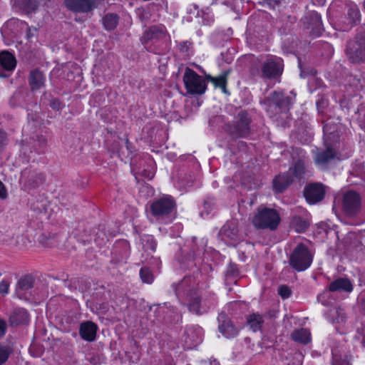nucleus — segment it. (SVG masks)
Here are the masks:
<instances>
[{"instance_id":"9","label":"nucleus","mask_w":365,"mask_h":365,"mask_svg":"<svg viewBox=\"0 0 365 365\" xmlns=\"http://www.w3.org/2000/svg\"><path fill=\"white\" fill-rule=\"evenodd\" d=\"M66 7L76 13L91 11L95 7L93 0H64Z\"/></svg>"},{"instance_id":"24","label":"nucleus","mask_w":365,"mask_h":365,"mask_svg":"<svg viewBox=\"0 0 365 365\" xmlns=\"http://www.w3.org/2000/svg\"><path fill=\"white\" fill-rule=\"evenodd\" d=\"M335 153L330 148H327L326 151L319 152L317 154L315 162L319 165H324L329 160L333 159Z\"/></svg>"},{"instance_id":"41","label":"nucleus","mask_w":365,"mask_h":365,"mask_svg":"<svg viewBox=\"0 0 365 365\" xmlns=\"http://www.w3.org/2000/svg\"><path fill=\"white\" fill-rule=\"evenodd\" d=\"M6 140V135L0 130V146Z\"/></svg>"},{"instance_id":"38","label":"nucleus","mask_w":365,"mask_h":365,"mask_svg":"<svg viewBox=\"0 0 365 365\" xmlns=\"http://www.w3.org/2000/svg\"><path fill=\"white\" fill-rule=\"evenodd\" d=\"M316 73L317 71L314 68H309L307 71L301 68V76H305L307 75H311L312 76H314Z\"/></svg>"},{"instance_id":"35","label":"nucleus","mask_w":365,"mask_h":365,"mask_svg":"<svg viewBox=\"0 0 365 365\" xmlns=\"http://www.w3.org/2000/svg\"><path fill=\"white\" fill-rule=\"evenodd\" d=\"M9 287V282L7 280H3L0 282V294H7Z\"/></svg>"},{"instance_id":"29","label":"nucleus","mask_w":365,"mask_h":365,"mask_svg":"<svg viewBox=\"0 0 365 365\" xmlns=\"http://www.w3.org/2000/svg\"><path fill=\"white\" fill-rule=\"evenodd\" d=\"M143 247L145 251H155L156 248V243L152 236H145L143 239Z\"/></svg>"},{"instance_id":"37","label":"nucleus","mask_w":365,"mask_h":365,"mask_svg":"<svg viewBox=\"0 0 365 365\" xmlns=\"http://www.w3.org/2000/svg\"><path fill=\"white\" fill-rule=\"evenodd\" d=\"M36 143L39 148H44L47 145V139L44 136H38Z\"/></svg>"},{"instance_id":"7","label":"nucleus","mask_w":365,"mask_h":365,"mask_svg":"<svg viewBox=\"0 0 365 365\" xmlns=\"http://www.w3.org/2000/svg\"><path fill=\"white\" fill-rule=\"evenodd\" d=\"M361 205V199L359 195L353 191L347 192L344 195L343 208L348 215L356 214Z\"/></svg>"},{"instance_id":"8","label":"nucleus","mask_w":365,"mask_h":365,"mask_svg":"<svg viewBox=\"0 0 365 365\" xmlns=\"http://www.w3.org/2000/svg\"><path fill=\"white\" fill-rule=\"evenodd\" d=\"M46 81V76L41 69L34 68L30 71L28 76V82L32 91L45 89Z\"/></svg>"},{"instance_id":"48","label":"nucleus","mask_w":365,"mask_h":365,"mask_svg":"<svg viewBox=\"0 0 365 365\" xmlns=\"http://www.w3.org/2000/svg\"><path fill=\"white\" fill-rule=\"evenodd\" d=\"M147 177H148V178L151 179V178L153 177V173L149 174Z\"/></svg>"},{"instance_id":"15","label":"nucleus","mask_w":365,"mask_h":365,"mask_svg":"<svg viewBox=\"0 0 365 365\" xmlns=\"http://www.w3.org/2000/svg\"><path fill=\"white\" fill-rule=\"evenodd\" d=\"M14 6L26 14L35 12L38 6V0H18Z\"/></svg>"},{"instance_id":"27","label":"nucleus","mask_w":365,"mask_h":365,"mask_svg":"<svg viewBox=\"0 0 365 365\" xmlns=\"http://www.w3.org/2000/svg\"><path fill=\"white\" fill-rule=\"evenodd\" d=\"M188 309L190 312H193L195 314H200V297L195 294L193 297H191L189 299L188 302Z\"/></svg>"},{"instance_id":"28","label":"nucleus","mask_w":365,"mask_h":365,"mask_svg":"<svg viewBox=\"0 0 365 365\" xmlns=\"http://www.w3.org/2000/svg\"><path fill=\"white\" fill-rule=\"evenodd\" d=\"M140 277L143 282L150 284L153 282L154 276L148 267H143L140 270Z\"/></svg>"},{"instance_id":"32","label":"nucleus","mask_w":365,"mask_h":365,"mask_svg":"<svg viewBox=\"0 0 365 365\" xmlns=\"http://www.w3.org/2000/svg\"><path fill=\"white\" fill-rule=\"evenodd\" d=\"M14 234L10 230H6L5 233L0 231V241L4 243H10L13 240Z\"/></svg>"},{"instance_id":"47","label":"nucleus","mask_w":365,"mask_h":365,"mask_svg":"<svg viewBox=\"0 0 365 365\" xmlns=\"http://www.w3.org/2000/svg\"><path fill=\"white\" fill-rule=\"evenodd\" d=\"M0 77L6 78V77H8V75L0 72Z\"/></svg>"},{"instance_id":"1","label":"nucleus","mask_w":365,"mask_h":365,"mask_svg":"<svg viewBox=\"0 0 365 365\" xmlns=\"http://www.w3.org/2000/svg\"><path fill=\"white\" fill-rule=\"evenodd\" d=\"M252 224L257 229L274 230L280 222L279 213L272 208H259L252 217Z\"/></svg>"},{"instance_id":"39","label":"nucleus","mask_w":365,"mask_h":365,"mask_svg":"<svg viewBox=\"0 0 365 365\" xmlns=\"http://www.w3.org/2000/svg\"><path fill=\"white\" fill-rule=\"evenodd\" d=\"M7 197V192L4 185L0 181V197L5 199Z\"/></svg>"},{"instance_id":"44","label":"nucleus","mask_w":365,"mask_h":365,"mask_svg":"<svg viewBox=\"0 0 365 365\" xmlns=\"http://www.w3.org/2000/svg\"><path fill=\"white\" fill-rule=\"evenodd\" d=\"M280 1L281 0H267V3L273 7L279 4Z\"/></svg>"},{"instance_id":"25","label":"nucleus","mask_w":365,"mask_h":365,"mask_svg":"<svg viewBox=\"0 0 365 365\" xmlns=\"http://www.w3.org/2000/svg\"><path fill=\"white\" fill-rule=\"evenodd\" d=\"M103 23L106 29L113 30L118 23V17L114 14H107L103 19Z\"/></svg>"},{"instance_id":"4","label":"nucleus","mask_w":365,"mask_h":365,"mask_svg":"<svg viewBox=\"0 0 365 365\" xmlns=\"http://www.w3.org/2000/svg\"><path fill=\"white\" fill-rule=\"evenodd\" d=\"M312 257L307 247L299 245L289 258L290 265L297 271H303L309 267Z\"/></svg>"},{"instance_id":"31","label":"nucleus","mask_w":365,"mask_h":365,"mask_svg":"<svg viewBox=\"0 0 365 365\" xmlns=\"http://www.w3.org/2000/svg\"><path fill=\"white\" fill-rule=\"evenodd\" d=\"M294 173L297 177H300L304 172V165L301 160H298L294 165Z\"/></svg>"},{"instance_id":"43","label":"nucleus","mask_w":365,"mask_h":365,"mask_svg":"<svg viewBox=\"0 0 365 365\" xmlns=\"http://www.w3.org/2000/svg\"><path fill=\"white\" fill-rule=\"evenodd\" d=\"M313 17L314 19V21H315L314 24H315L316 27H320V26H321L320 17L317 14H314Z\"/></svg>"},{"instance_id":"36","label":"nucleus","mask_w":365,"mask_h":365,"mask_svg":"<svg viewBox=\"0 0 365 365\" xmlns=\"http://www.w3.org/2000/svg\"><path fill=\"white\" fill-rule=\"evenodd\" d=\"M50 106L53 109L56 110H61L63 107L61 102L60 101H58V99L51 100V103H50Z\"/></svg>"},{"instance_id":"10","label":"nucleus","mask_w":365,"mask_h":365,"mask_svg":"<svg viewBox=\"0 0 365 365\" xmlns=\"http://www.w3.org/2000/svg\"><path fill=\"white\" fill-rule=\"evenodd\" d=\"M304 195L309 203L314 204L323 199L324 188L320 183L310 184L305 188Z\"/></svg>"},{"instance_id":"45","label":"nucleus","mask_w":365,"mask_h":365,"mask_svg":"<svg viewBox=\"0 0 365 365\" xmlns=\"http://www.w3.org/2000/svg\"><path fill=\"white\" fill-rule=\"evenodd\" d=\"M33 35H34V34L32 33V30L29 28V30H28L27 36L29 38V37H31Z\"/></svg>"},{"instance_id":"30","label":"nucleus","mask_w":365,"mask_h":365,"mask_svg":"<svg viewBox=\"0 0 365 365\" xmlns=\"http://www.w3.org/2000/svg\"><path fill=\"white\" fill-rule=\"evenodd\" d=\"M11 352V349L9 346L0 345V365L7 361Z\"/></svg>"},{"instance_id":"21","label":"nucleus","mask_w":365,"mask_h":365,"mask_svg":"<svg viewBox=\"0 0 365 365\" xmlns=\"http://www.w3.org/2000/svg\"><path fill=\"white\" fill-rule=\"evenodd\" d=\"M292 178L288 175H279L273 181V186L275 191L278 192H282L292 182Z\"/></svg>"},{"instance_id":"22","label":"nucleus","mask_w":365,"mask_h":365,"mask_svg":"<svg viewBox=\"0 0 365 365\" xmlns=\"http://www.w3.org/2000/svg\"><path fill=\"white\" fill-rule=\"evenodd\" d=\"M290 226L297 232H303L309 227V222L301 217L294 216L291 220Z\"/></svg>"},{"instance_id":"19","label":"nucleus","mask_w":365,"mask_h":365,"mask_svg":"<svg viewBox=\"0 0 365 365\" xmlns=\"http://www.w3.org/2000/svg\"><path fill=\"white\" fill-rule=\"evenodd\" d=\"M329 291H344L351 292L353 289L351 282L346 278H339L329 284Z\"/></svg>"},{"instance_id":"42","label":"nucleus","mask_w":365,"mask_h":365,"mask_svg":"<svg viewBox=\"0 0 365 365\" xmlns=\"http://www.w3.org/2000/svg\"><path fill=\"white\" fill-rule=\"evenodd\" d=\"M180 283H181V282H179V283H178V284H173V287L174 291L177 296H178L180 292Z\"/></svg>"},{"instance_id":"2","label":"nucleus","mask_w":365,"mask_h":365,"mask_svg":"<svg viewBox=\"0 0 365 365\" xmlns=\"http://www.w3.org/2000/svg\"><path fill=\"white\" fill-rule=\"evenodd\" d=\"M175 202L171 196H164L150 202L147 211L148 215H151L157 219L170 215L175 209Z\"/></svg>"},{"instance_id":"5","label":"nucleus","mask_w":365,"mask_h":365,"mask_svg":"<svg viewBox=\"0 0 365 365\" xmlns=\"http://www.w3.org/2000/svg\"><path fill=\"white\" fill-rule=\"evenodd\" d=\"M184 83L187 91H205L207 88L202 77L188 68L185 70Z\"/></svg>"},{"instance_id":"17","label":"nucleus","mask_w":365,"mask_h":365,"mask_svg":"<svg viewBox=\"0 0 365 365\" xmlns=\"http://www.w3.org/2000/svg\"><path fill=\"white\" fill-rule=\"evenodd\" d=\"M9 322L12 326L26 324L29 322V314L24 309H17L10 316Z\"/></svg>"},{"instance_id":"33","label":"nucleus","mask_w":365,"mask_h":365,"mask_svg":"<svg viewBox=\"0 0 365 365\" xmlns=\"http://www.w3.org/2000/svg\"><path fill=\"white\" fill-rule=\"evenodd\" d=\"M279 294L283 298H288L291 294V289L286 285H282L278 289Z\"/></svg>"},{"instance_id":"12","label":"nucleus","mask_w":365,"mask_h":365,"mask_svg":"<svg viewBox=\"0 0 365 365\" xmlns=\"http://www.w3.org/2000/svg\"><path fill=\"white\" fill-rule=\"evenodd\" d=\"M34 287V279L29 276L21 277L17 282L16 292L20 299H27V294Z\"/></svg>"},{"instance_id":"11","label":"nucleus","mask_w":365,"mask_h":365,"mask_svg":"<svg viewBox=\"0 0 365 365\" xmlns=\"http://www.w3.org/2000/svg\"><path fill=\"white\" fill-rule=\"evenodd\" d=\"M283 71V66L272 60L264 62L262 66V73L264 78H276L280 76Z\"/></svg>"},{"instance_id":"46","label":"nucleus","mask_w":365,"mask_h":365,"mask_svg":"<svg viewBox=\"0 0 365 365\" xmlns=\"http://www.w3.org/2000/svg\"><path fill=\"white\" fill-rule=\"evenodd\" d=\"M361 307L365 311V299H361Z\"/></svg>"},{"instance_id":"18","label":"nucleus","mask_w":365,"mask_h":365,"mask_svg":"<svg viewBox=\"0 0 365 365\" xmlns=\"http://www.w3.org/2000/svg\"><path fill=\"white\" fill-rule=\"evenodd\" d=\"M292 340L300 344H308L312 340L311 333L309 330L304 328L294 330L291 334Z\"/></svg>"},{"instance_id":"13","label":"nucleus","mask_w":365,"mask_h":365,"mask_svg":"<svg viewBox=\"0 0 365 365\" xmlns=\"http://www.w3.org/2000/svg\"><path fill=\"white\" fill-rule=\"evenodd\" d=\"M97 325L91 321L84 322L81 324L79 334L82 339L88 341H93L96 339Z\"/></svg>"},{"instance_id":"34","label":"nucleus","mask_w":365,"mask_h":365,"mask_svg":"<svg viewBox=\"0 0 365 365\" xmlns=\"http://www.w3.org/2000/svg\"><path fill=\"white\" fill-rule=\"evenodd\" d=\"M349 18L354 21H357L360 19V12L356 8H351L349 11Z\"/></svg>"},{"instance_id":"14","label":"nucleus","mask_w":365,"mask_h":365,"mask_svg":"<svg viewBox=\"0 0 365 365\" xmlns=\"http://www.w3.org/2000/svg\"><path fill=\"white\" fill-rule=\"evenodd\" d=\"M166 33L163 26H152L146 30L143 34L142 40L143 42L154 39H160L165 37Z\"/></svg>"},{"instance_id":"3","label":"nucleus","mask_w":365,"mask_h":365,"mask_svg":"<svg viewBox=\"0 0 365 365\" xmlns=\"http://www.w3.org/2000/svg\"><path fill=\"white\" fill-rule=\"evenodd\" d=\"M346 55L352 63L365 61V33L358 34L349 43Z\"/></svg>"},{"instance_id":"26","label":"nucleus","mask_w":365,"mask_h":365,"mask_svg":"<svg viewBox=\"0 0 365 365\" xmlns=\"http://www.w3.org/2000/svg\"><path fill=\"white\" fill-rule=\"evenodd\" d=\"M262 322V317L260 315L255 314L250 315L247 319L248 324L255 331L261 329Z\"/></svg>"},{"instance_id":"20","label":"nucleus","mask_w":365,"mask_h":365,"mask_svg":"<svg viewBox=\"0 0 365 365\" xmlns=\"http://www.w3.org/2000/svg\"><path fill=\"white\" fill-rule=\"evenodd\" d=\"M0 63L7 71H13L16 65L15 57L9 51H2L0 53Z\"/></svg>"},{"instance_id":"6","label":"nucleus","mask_w":365,"mask_h":365,"mask_svg":"<svg viewBox=\"0 0 365 365\" xmlns=\"http://www.w3.org/2000/svg\"><path fill=\"white\" fill-rule=\"evenodd\" d=\"M250 120L245 112H240L238 114L236 123L230 128V134L235 138L245 137L250 133Z\"/></svg>"},{"instance_id":"40","label":"nucleus","mask_w":365,"mask_h":365,"mask_svg":"<svg viewBox=\"0 0 365 365\" xmlns=\"http://www.w3.org/2000/svg\"><path fill=\"white\" fill-rule=\"evenodd\" d=\"M6 330V322L0 319V337L3 336Z\"/></svg>"},{"instance_id":"49","label":"nucleus","mask_w":365,"mask_h":365,"mask_svg":"<svg viewBox=\"0 0 365 365\" xmlns=\"http://www.w3.org/2000/svg\"><path fill=\"white\" fill-rule=\"evenodd\" d=\"M190 93H191V94H195L196 93L191 92Z\"/></svg>"},{"instance_id":"16","label":"nucleus","mask_w":365,"mask_h":365,"mask_svg":"<svg viewBox=\"0 0 365 365\" xmlns=\"http://www.w3.org/2000/svg\"><path fill=\"white\" fill-rule=\"evenodd\" d=\"M220 320L221 322L219 325L220 331L227 338L233 336L237 334V329L228 318L225 316H221Z\"/></svg>"},{"instance_id":"23","label":"nucleus","mask_w":365,"mask_h":365,"mask_svg":"<svg viewBox=\"0 0 365 365\" xmlns=\"http://www.w3.org/2000/svg\"><path fill=\"white\" fill-rule=\"evenodd\" d=\"M227 72H225L218 77H212L210 75H206V80L212 82L215 88L222 89L223 91H226V83H227Z\"/></svg>"}]
</instances>
